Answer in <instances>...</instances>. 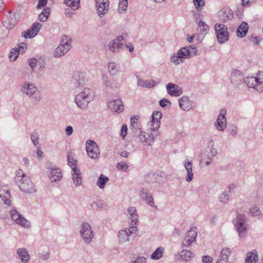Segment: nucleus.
Listing matches in <instances>:
<instances>
[{
	"mask_svg": "<svg viewBox=\"0 0 263 263\" xmlns=\"http://www.w3.org/2000/svg\"><path fill=\"white\" fill-rule=\"evenodd\" d=\"M243 81V77L240 71L233 70L231 75V82L235 86H238ZM245 83L249 87L255 89L259 92L263 91V71H259L255 77H248L244 80Z\"/></svg>",
	"mask_w": 263,
	"mask_h": 263,
	"instance_id": "f257e3e1",
	"label": "nucleus"
},
{
	"mask_svg": "<svg viewBox=\"0 0 263 263\" xmlns=\"http://www.w3.org/2000/svg\"><path fill=\"white\" fill-rule=\"evenodd\" d=\"M21 90L35 103L39 102L42 99L41 91L34 84L25 82L22 84Z\"/></svg>",
	"mask_w": 263,
	"mask_h": 263,
	"instance_id": "f03ea898",
	"label": "nucleus"
},
{
	"mask_svg": "<svg viewBox=\"0 0 263 263\" xmlns=\"http://www.w3.org/2000/svg\"><path fill=\"white\" fill-rule=\"evenodd\" d=\"M71 39L66 35H63L61 39V43L55 49L53 55L55 58L62 57L69 51L71 47Z\"/></svg>",
	"mask_w": 263,
	"mask_h": 263,
	"instance_id": "7ed1b4c3",
	"label": "nucleus"
},
{
	"mask_svg": "<svg viewBox=\"0 0 263 263\" xmlns=\"http://www.w3.org/2000/svg\"><path fill=\"white\" fill-rule=\"evenodd\" d=\"M138 229L136 226H130L119 232V239L120 242L132 241L137 236Z\"/></svg>",
	"mask_w": 263,
	"mask_h": 263,
	"instance_id": "20e7f679",
	"label": "nucleus"
},
{
	"mask_svg": "<svg viewBox=\"0 0 263 263\" xmlns=\"http://www.w3.org/2000/svg\"><path fill=\"white\" fill-rule=\"evenodd\" d=\"M90 90L88 88L77 95L75 97V102L78 106L81 109L87 108L89 103L91 101V97L89 96Z\"/></svg>",
	"mask_w": 263,
	"mask_h": 263,
	"instance_id": "39448f33",
	"label": "nucleus"
},
{
	"mask_svg": "<svg viewBox=\"0 0 263 263\" xmlns=\"http://www.w3.org/2000/svg\"><path fill=\"white\" fill-rule=\"evenodd\" d=\"M247 218L245 215L238 214L237 218L234 221L236 230L240 237H245L247 233Z\"/></svg>",
	"mask_w": 263,
	"mask_h": 263,
	"instance_id": "423d86ee",
	"label": "nucleus"
},
{
	"mask_svg": "<svg viewBox=\"0 0 263 263\" xmlns=\"http://www.w3.org/2000/svg\"><path fill=\"white\" fill-rule=\"evenodd\" d=\"M80 234L82 239L86 243H90L94 237L91 226L87 222H83L80 227Z\"/></svg>",
	"mask_w": 263,
	"mask_h": 263,
	"instance_id": "0eeeda50",
	"label": "nucleus"
},
{
	"mask_svg": "<svg viewBox=\"0 0 263 263\" xmlns=\"http://www.w3.org/2000/svg\"><path fill=\"white\" fill-rule=\"evenodd\" d=\"M215 30L218 42L223 44L229 39V33L227 27L223 24L217 23L215 25Z\"/></svg>",
	"mask_w": 263,
	"mask_h": 263,
	"instance_id": "6e6552de",
	"label": "nucleus"
},
{
	"mask_svg": "<svg viewBox=\"0 0 263 263\" xmlns=\"http://www.w3.org/2000/svg\"><path fill=\"white\" fill-rule=\"evenodd\" d=\"M126 36V34H122L121 35H119L115 39L110 41L107 45L109 51L115 53L119 52L124 46V41Z\"/></svg>",
	"mask_w": 263,
	"mask_h": 263,
	"instance_id": "1a4fd4ad",
	"label": "nucleus"
},
{
	"mask_svg": "<svg viewBox=\"0 0 263 263\" xmlns=\"http://www.w3.org/2000/svg\"><path fill=\"white\" fill-rule=\"evenodd\" d=\"M16 184L24 193L30 194L36 191L34 184L28 176L16 182Z\"/></svg>",
	"mask_w": 263,
	"mask_h": 263,
	"instance_id": "9d476101",
	"label": "nucleus"
},
{
	"mask_svg": "<svg viewBox=\"0 0 263 263\" xmlns=\"http://www.w3.org/2000/svg\"><path fill=\"white\" fill-rule=\"evenodd\" d=\"M162 113L159 111H154L151 118V120L147 124L148 128L151 131L156 132L160 125V119Z\"/></svg>",
	"mask_w": 263,
	"mask_h": 263,
	"instance_id": "9b49d317",
	"label": "nucleus"
},
{
	"mask_svg": "<svg viewBox=\"0 0 263 263\" xmlns=\"http://www.w3.org/2000/svg\"><path fill=\"white\" fill-rule=\"evenodd\" d=\"M86 150L88 156L92 159H97L100 155L98 146L93 140H87L86 141Z\"/></svg>",
	"mask_w": 263,
	"mask_h": 263,
	"instance_id": "f8f14e48",
	"label": "nucleus"
},
{
	"mask_svg": "<svg viewBox=\"0 0 263 263\" xmlns=\"http://www.w3.org/2000/svg\"><path fill=\"white\" fill-rule=\"evenodd\" d=\"M46 166L49 170L48 176L51 182H57L62 179V173L60 168L51 163H47Z\"/></svg>",
	"mask_w": 263,
	"mask_h": 263,
	"instance_id": "ddd939ff",
	"label": "nucleus"
},
{
	"mask_svg": "<svg viewBox=\"0 0 263 263\" xmlns=\"http://www.w3.org/2000/svg\"><path fill=\"white\" fill-rule=\"evenodd\" d=\"M178 53L183 60L185 59H189L193 55L197 54V50L195 46H185L181 48L178 51Z\"/></svg>",
	"mask_w": 263,
	"mask_h": 263,
	"instance_id": "4468645a",
	"label": "nucleus"
},
{
	"mask_svg": "<svg viewBox=\"0 0 263 263\" xmlns=\"http://www.w3.org/2000/svg\"><path fill=\"white\" fill-rule=\"evenodd\" d=\"M10 215L12 219L15 221L17 224L25 228H28L30 227V222L26 219L16 210H12L10 211Z\"/></svg>",
	"mask_w": 263,
	"mask_h": 263,
	"instance_id": "2eb2a0df",
	"label": "nucleus"
},
{
	"mask_svg": "<svg viewBox=\"0 0 263 263\" xmlns=\"http://www.w3.org/2000/svg\"><path fill=\"white\" fill-rule=\"evenodd\" d=\"M226 114L227 110L226 109L222 108L220 110L219 114L215 124L216 129L219 131H223L226 128Z\"/></svg>",
	"mask_w": 263,
	"mask_h": 263,
	"instance_id": "dca6fc26",
	"label": "nucleus"
},
{
	"mask_svg": "<svg viewBox=\"0 0 263 263\" xmlns=\"http://www.w3.org/2000/svg\"><path fill=\"white\" fill-rule=\"evenodd\" d=\"M71 84L74 88H79L85 85V74L83 72L76 71L73 73Z\"/></svg>",
	"mask_w": 263,
	"mask_h": 263,
	"instance_id": "f3484780",
	"label": "nucleus"
},
{
	"mask_svg": "<svg viewBox=\"0 0 263 263\" xmlns=\"http://www.w3.org/2000/svg\"><path fill=\"white\" fill-rule=\"evenodd\" d=\"M97 13L100 17H102L108 12L109 0H96Z\"/></svg>",
	"mask_w": 263,
	"mask_h": 263,
	"instance_id": "a211bd4d",
	"label": "nucleus"
},
{
	"mask_svg": "<svg viewBox=\"0 0 263 263\" xmlns=\"http://www.w3.org/2000/svg\"><path fill=\"white\" fill-rule=\"evenodd\" d=\"M108 107L112 111L120 113L124 110L122 101L119 99H111L108 101Z\"/></svg>",
	"mask_w": 263,
	"mask_h": 263,
	"instance_id": "6ab92c4d",
	"label": "nucleus"
},
{
	"mask_svg": "<svg viewBox=\"0 0 263 263\" xmlns=\"http://www.w3.org/2000/svg\"><path fill=\"white\" fill-rule=\"evenodd\" d=\"M196 230L195 227L191 228V229L186 233L185 238L182 241V245L183 246L188 247L195 241L197 235Z\"/></svg>",
	"mask_w": 263,
	"mask_h": 263,
	"instance_id": "aec40b11",
	"label": "nucleus"
},
{
	"mask_svg": "<svg viewBox=\"0 0 263 263\" xmlns=\"http://www.w3.org/2000/svg\"><path fill=\"white\" fill-rule=\"evenodd\" d=\"M137 138L139 142L148 145H151L154 141V135L151 132H140Z\"/></svg>",
	"mask_w": 263,
	"mask_h": 263,
	"instance_id": "412c9836",
	"label": "nucleus"
},
{
	"mask_svg": "<svg viewBox=\"0 0 263 263\" xmlns=\"http://www.w3.org/2000/svg\"><path fill=\"white\" fill-rule=\"evenodd\" d=\"M218 16L221 22H226L233 17V14L229 8L223 7L218 12Z\"/></svg>",
	"mask_w": 263,
	"mask_h": 263,
	"instance_id": "4be33fe9",
	"label": "nucleus"
},
{
	"mask_svg": "<svg viewBox=\"0 0 263 263\" xmlns=\"http://www.w3.org/2000/svg\"><path fill=\"white\" fill-rule=\"evenodd\" d=\"M167 93L171 96L178 97L182 93V89L178 85L169 83L166 86Z\"/></svg>",
	"mask_w": 263,
	"mask_h": 263,
	"instance_id": "5701e85b",
	"label": "nucleus"
},
{
	"mask_svg": "<svg viewBox=\"0 0 263 263\" xmlns=\"http://www.w3.org/2000/svg\"><path fill=\"white\" fill-rule=\"evenodd\" d=\"M179 104L180 107L184 111L189 110L192 106V102L189 97L186 96H183L179 99Z\"/></svg>",
	"mask_w": 263,
	"mask_h": 263,
	"instance_id": "b1692460",
	"label": "nucleus"
},
{
	"mask_svg": "<svg viewBox=\"0 0 263 263\" xmlns=\"http://www.w3.org/2000/svg\"><path fill=\"white\" fill-rule=\"evenodd\" d=\"M194 256V254L191 251L186 250H183L178 254L176 255V258L178 260L190 261Z\"/></svg>",
	"mask_w": 263,
	"mask_h": 263,
	"instance_id": "393cba45",
	"label": "nucleus"
},
{
	"mask_svg": "<svg viewBox=\"0 0 263 263\" xmlns=\"http://www.w3.org/2000/svg\"><path fill=\"white\" fill-rule=\"evenodd\" d=\"M248 24L246 22H242L237 29V36L241 38L245 37L248 31Z\"/></svg>",
	"mask_w": 263,
	"mask_h": 263,
	"instance_id": "a878e982",
	"label": "nucleus"
},
{
	"mask_svg": "<svg viewBox=\"0 0 263 263\" xmlns=\"http://www.w3.org/2000/svg\"><path fill=\"white\" fill-rule=\"evenodd\" d=\"M184 166L187 171V175L186 177V181L188 182L191 181L193 178L194 174L192 170V162L190 161H185Z\"/></svg>",
	"mask_w": 263,
	"mask_h": 263,
	"instance_id": "bb28decb",
	"label": "nucleus"
},
{
	"mask_svg": "<svg viewBox=\"0 0 263 263\" xmlns=\"http://www.w3.org/2000/svg\"><path fill=\"white\" fill-rule=\"evenodd\" d=\"M7 20L3 22V25L8 29H11L16 24L17 21L15 18H13L11 11H9V14L7 15Z\"/></svg>",
	"mask_w": 263,
	"mask_h": 263,
	"instance_id": "cd10ccee",
	"label": "nucleus"
},
{
	"mask_svg": "<svg viewBox=\"0 0 263 263\" xmlns=\"http://www.w3.org/2000/svg\"><path fill=\"white\" fill-rule=\"evenodd\" d=\"M71 174L72 176V180L74 184L76 186H79L82 184V179L81 177V174L80 170L76 168L71 170Z\"/></svg>",
	"mask_w": 263,
	"mask_h": 263,
	"instance_id": "c85d7f7f",
	"label": "nucleus"
},
{
	"mask_svg": "<svg viewBox=\"0 0 263 263\" xmlns=\"http://www.w3.org/2000/svg\"><path fill=\"white\" fill-rule=\"evenodd\" d=\"M258 260L257 252L255 250L248 252L245 260V263H256Z\"/></svg>",
	"mask_w": 263,
	"mask_h": 263,
	"instance_id": "c756f323",
	"label": "nucleus"
},
{
	"mask_svg": "<svg viewBox=\"0 0 263 263\" xmlns=\"http://www.w3.org/2000/svg\"><path fill=\"white\" fill-rule=\"evenodd\" d=\"M128 212L130 214L132 220V226H135L138 221V216L136 209L135 207H130L128 209Z\"/></svg>",
	"mask_w": 263,
	"mask_h": 263,
	"instance_id": "7c9ffc66",
	"label": "nucleus"
},
{
	"mask_svg": "<svg viewBox=\"0 0 263 263\" xmlns=\"http://www.w3.org/2000/svg\"><path fill=\"white\" fill-rule=\"evenodd\" d=\"M17 254L20 259L23 262H27L30 258L28 251L25 248L18 249L17 250Z\"/></svg>",
	"mask_w": 263,
	"mask_h": 263,
	"instance_id": "2f4dec72",
	"label": "nucleus"
},
{
	"mask_svg": "<svg viewBox=\"0 0 263 263\" xmlns=\"http://www.w3.org/2000/svg\"><path fill=\"white\" fill-rule=\"evenodd\" d=\"M10 197V192L8 191L0 190V198L4 201V203L9 205L11 204V200L9 199Z\"/></svg>",
	"mask_w": 263,
	"mask_h": 263,
	"instance_id": "473e14b6",
	"label": "nucleus"
},
{
	"mask_svg": "<svg viewBox=\"0 0 263 263\" xmlns=\"http://www.w3.org/2000/svg\"><path fill=\"white\" fill-rule=\"evenodd\" d=\"M164 249L163 247H158L151 256V258L154 260H158L161 258L163 254Z\"/></svg>",
	"mask_w": 263,
	"mask_h": 263,
	"instance_id": "72a5a7b5",
	"label": "nucleus"
},
{
	"mask_svg": "<svg viewBox=\"0 0 263 263\" xmlns=\"http://www.w3.org/2000/svg\"><path fill=\"white\" fill-rule=\"evenodd\" d=\"M197 30L200 32V34L202 35H205L207 34L209 31V26L204 22L200 21L199 22L197 27Z\"/></svg>",
	"mask_w": 263,
	"mask_h": 263,
	"instance_id": "f704fd0d",
	"label": "nucleus"
},
{
	"mask_svg": "<svg viewBox=\"0 0 263 263\" xmlns=\"http://www.w3.org/2000/svg\"><path fill=\"white\" fill-rule=\"evenodd\" d=\"M90 206L92 209L96 210L99 208L104 209L106 208L107 204L104 200H98L91 203Z\"/></svg>",
	"mask_w": 263,
	"mask_h": 263,
	"instance_id": "c9c22d12",
	"label": "nucleus"
},
{
	"mask_svg": "<svg viewBox=\"0 0 263 263\" xmlns=\"http://www.w3.org/2000/svg\"><path fill=\"white\" fill-rule=\"evenodd\" d=\"M80 0H64V3L73 10H77L80 5Z\"/></svg>",
	"mask_w": 263,
	"mask_h": 263,
	"instance_id": "e433bc0d",
	"label": "nucleus"
},
{
	"mask_svg": "<svg viewBox=\"0 0 263 263\" xmlns=\"http://www.w3.org/2000/svg\"><path fill=\"white\" fill-rule=\"evenodd\" d=\"M108 180L109 179L107 177L101 174L98 178L97 184L100 189H103L105 187V185Z\"/></svg>",
	"mask_w": 263,
	"mask_h": 263,
	"instance_id": "4c0bfd02",
	"label": "nucleus"
},
{
	"mask_svg": "<svg viewBox=\"0 0 263 263\" xmlns=\"http://www.w3.org/2000/svg\"><path fill=\"white\" fill-rule=\"evenodd\" d=\"M230 195L227 191L223 192L219 197V201L220 202L227 204L230 200Z\"/></svg>",
	"mask_w": 263,
	"mask_h": 263,
	"instance_id": "58836bf2",
	"label": "nucleus"
},
{
	"mask_svg": "<svg viewBox=\"0 0 263 263\" xmlns=\"http://www.w3.org/2000/svg\"><path fill=\"white\" fill-rule=\"evenodd\" d=\"M127 0H119L118 11L120 13H124L127 8Z\"/></svg>",
	"mask_w": 263,
	"mask_h": 263,
	"instance_id": "ea45409f",
	"label": "nucleus"
},
{
	"mask_svg": "<svg viewBox=\"0 0 263 263\" xmlns=\"http://www.w3.org/2000/svg\"><path fill=\"white\" fill-rule=\"evenodd\" d=\"M67 162L68 165L71 168V170L78 168L77 167V162L72 157H71L69 153L67 155Z\"/></svg>",
	"mask_w": 263,
	"mask_h": 263,
	"instance_id": "a19ab883",
	"label": "nucleus"
},
{
	"mask_svg": "<svg viewBox=\"0 0 263 263\" xmlns=\"http://www.w3.org/2000/svg\"><path fill=\"white\" fill-rule=\"evenodd\" d=\"M171 61L176 65H179L183 62V60L181 58L178 52L173 54L171 56Z\"/></svg>",
	"mask_w": 263,
	"mask_h": 263,
	"instance_id": "79ce46f5",
	"label": "nucleus"
},
{
	"mask_svg": "<svg viewBox=\"0 0 263 263\" xmlns=\"http://www.w3.org/2000/svg\"><path fill=\"white\" fill-rule=\"evenodd\" d=\"M108 68L109 72L112 76H116L118 72V70L117 68L116 64L114 62H111L109 63Z\"/></svg>",
	"mask_w": 263,
	"mask_h": 263,
	"instance_id": "37998d69",
	"label": "nucleus"
},
{
	"mask_svg": "<svg viewBox=\"0 0 263 263\" xmlns=\"http://www.w3.org/2000/svg\"><path fill=\"white\" fill-rule=\"evenodd\" d=\"M231 253V250L230 248H224L221 250L219 257L223 258L225 260H228L229 257Z\"/></svg>",
	"mask_w": 263,
	"mask_h": 263,
	"instance_id": "c03bdc74",
	"label": "nucleus"
},
{
	"mask_svg": "<svg viewBox=\"0 0 263 263\" xmlns=\"http://www.w3.org/2000/svg\"><path fill=\"white\" fill-rule=\"evenodd\" d=\"M250 213L253 216H260L263 217V214L261 213L259 208L256 206H253L250 209Z\"/></svg>",
	"mask_w": 263,
	"mask_h": 263,
	"instance_id": "a18cd8bd",
	"label": "nucleus"
},
{
	"mask_svg": "<svg viewBox=\"0 0 263 263\" xmlns=\"http://www.w3.org/2000/svg\"><path fill=\"white\" fill-rule=\"evenodd\" d=\"M28 177V176L26 174L23 173V171L21 169H19L16 174V175L14 177V181L15 183L21 180H22L25 178Z\"/></svg>",
	"mask_w": 263,
	"mask_h": 263,
	"instance_id": "49530a36",
	"label": "nucleus"
},
{
	"mask_svg": "<svg viewBox=\"0 0 263 263\" xmlns=\"http://www.w3.org/2000/svg\"><path fill=\"white\" fill-rule=\"evenodd\" d=\"M18 51H17V50L15 48L12 49L10 50L9 55L10 60L11 61H14L18 57Z\"/></svg>",
	"mask_w": 263,
	"mask_h": 263,
	"instance_id": "de8ad7c7",
	"label": "nucleus"
},
{
	"mask_svg": "<svg viewBox=\"0 0 263 263\" xmlns=\"http://www.w3.org/2000/svg\"><path fill=\"white\" fill-rule=\"evenodd\" d=\"M194 5L197 11H200L205 5L204 0H193Z\"/></svg>",
	"mask_w": 263,
	"mask_h": 263,
	"instance_id": "09e8293b",
	"label": "nucleus"
},
{
	"mask_svg": "<svg viewBox=\"0 0 263 263\" xmlns=\"http://www.w3.org/2000/svg\"><path fill=\"white\" fill-rule=\"evenodd\" d=\"M157 175L152 174H148L145 176V179L146 181L148 183H153L157 181Z\"/></svg>",
	"mask_w": 263,
	"mask_h": 263,
	"instance_id": "8fccbe9b",
	"label": "nucleus"
},
{
	"mask_svg": "<svg viewBox=\"0 0 263 263\" xmlns=\"http://www.w3.org/2000/svg\"><path fill=\"white\" fill-rule=\"evenodd\" d=\"M42 25L40 23H34L32 25V26L30 28L31 30L33 33H34L33 35H36L39 32V30L41 29Z\"/></svg>",
	"mask_w": 263,
	"mask_h": 263,
	"instance_id": "3c124183",
	"label": "nucleus"
},
{
	"mask_svg": "<svg viewBox=\"0 0 263 263\" xmlns=\"http://www.w3.org/2000/svg\"><path fill=\"white\" fill-rule=\"evenodd\" d=\"M159 105L165 109H168L171 106V103L166 99H162L159 101Z\"/></svg>",
	"mask_w": 263,
	"mask_h": 263,
	"instance_id": "603ef678",
	"label": "nucleus"
},
{
	"mask_svg": "<svg viewBox=\"0 0 263 263\" xmlns=\"http://www.w3.org/2000/svg\"><path fill=\"white\" fill-rule=\"evenodd\" d=\"M129 167V165L125 162H120L116 164V167L121 171H125Z\"/></svg>",
	"mask_w": 263,
	"mask_h": 263,
	"instance_id": "864d4df0",
	"label": "nucleus"
},
{
	"mask_svg": "<svg viewBox=\"0 0 263 263\" xmlns=\"http://www.w3.org/2000/svg\"><path fill=\"white\" fill-rule=\"evenodd\" d=\"M139 194L143 200H145L146 197L150 195V194H149L148 190L146 188H142L139 191Z\"/></svg>",
	"mask_w": 263,
	"mask_h": 263,
	"instance_id": "5fc2aeb1",
	"label": "nucleus"
},
{
	"mask_svg": "<svg viewBox=\"0 0 263 263\" xmlns=\"http://www.w3.org/2000/svg\"><path fill=\"white\" fill-rule=\"evenodd\" d=\"M33 34L34 33L32 32L30 29L27 30V31H23L22 34V36L26 39L34 37L35 35Z\"/></svg>",
	"mask_w": 263,
	"mask_h": 263,
	"instance_id": "6e6d98bb",
	"label": "nucleus"
},
{
	"mask_svg": "<svg viewBox=\"0 0 263 263\" xmlns=\"http://www.w3.org/2000/svg\"><path fill=\"white\" fill-rule=\"evenodd\" d=\"M28 64L32 71L37 63V60L34 58L29 59L28 60Z\"/></svg>",
	"mask_w": 263,
	"mask_h": 263,
	"instance_id": "4d7b16f0",
	"label": "nucleus"
},
{
	"mask_svg": "<svg viewBox=\"0 0 263 263\" xmlns=\"http://www.w3.org/2000/svg\"><path fill=\"white\" fill-rule=\"evenodd\" d=\"M156 85V82L153 80L145 81L144 87L152 88Z\"/></svg>",
	"mask_w": 263,
	"mask_h": 263,
	"instance_id": "13d9d810",
	"label": "nucleus"
},
{
	"mask_svg": "<svg viewBox=\"0 0 263 263\" xmlns=\"http://www.w3.org/2000/svg\"><path fill=\"white\" fill-rule=\"evenodd\" d=\"M144 201L150 206L155 208H157V206L154 205L153 198L152 195L150 194L147 197H146L145 200Z\"/></svg>",
	"mask_w": 263,
	"mask_h": 263,
	"instance_id": "bf43d9fd",
	"label": "nucleus"
},
{
	"mask_svg": "<svg viewBox=\"0 0 263 263\" xmlns=\"http://www.w3.org/2000/svg\"><path fill=\"white\" fill-rule=\"evenodd\" d=\"M15 48L18 51L19 53L20 52H24L25 49H27V45L25 43L22 42L18 44V48Z\"/></svg>",
	"mask_w": 263,
	"mask_h": 263,
	"instance_id": "052dcab7",
	"label": "nucleus"
},
{
	"mask_svg": "<svg viewBox=\"0 0 263 263\" xmlns=\"http://www.w3.org/2000/svg\"><path fill=\"white\" fill-rule=\"evenodd\" d=\"M31 139L34 145H37L39 144V136L37 133L32 134Z\"/></svg>",
	"mask_w": 263,
	"mask_h": 263,
	"instance_id": "680f3d73",
	"label": "nucleus"
},
{
	"mask_svg": "<svg viewBox=\"0 0 263 263\" xmlns=\"http://www.w3.org/2000/svg\"><path fill=\"white\" fill-rule=\"evenodd\" d=\"M127 133V127L126 124H123L122 126L121 129V134L120 135L122 137V139H124L125 136H126Z\"/></svg>",
	"mask_w": 263,
	"mask_h": 263,
	"instance_id": "e2e57ef3",
	"label": "nucleus"
},
{
	"mask_svg": "<svg viewBox=\"0 0 263 263\" xmlns=\"http://www.w3.org/2000/svg\"><path fill=\"white\" fill-rule=\"evenodd\" d=\"M132 263H146V258L143 256H139Z\"/></svg>",
	"mask_w": 263,
	"mask_h": 263,
	"instance_id": "0e129e2a",
	"label": "nucleus"
},
{
	"mask_svg": "<svg viewBox=\"0 0 263 263\" xmlns=\"http://www.w3.org/2000/svg\"><path fill=\"white\" fill-rule=\"evenodd\" d=\"M203 263H212L213 258L208 255L203 256L202 258Z\"/></svg>",
	"mask_w": 263,
	"mask_h": 263,
	"instance_id": "69168bd1",
	"label": "nucleus"
},
{
	"mask_svg": "<svg viewBox=\"0 0 263 263\" xmlns=\"http://www.w3.org/2000/svg\"><path fill=\"white\" fill-rule=\"evenodd\" d=\"M50 257V253L48 252H43L41 256L42 259L47 260Z\"/></svg>",
	"mask_w": 263,
	"mask_h": 263,
	"instance_id": "338daca9",
	"label": "nucleus"
},
{
	"mask_svg": "<svg viewBox=\"0 0 263 263\" xmlns=\"http://www.w3.org/2000/svg\"><path fill=\"white\" fill-rule=\"evenodd\" d=\"M65 132L67 136H70L73 132V128L71 126H68L65 129Z\"/></svg>",
	"mask_w": 263,
	"mask_h": 263,
	"instance_id": "774afa93",
	"label": "nucleus"
}]
</instances>
